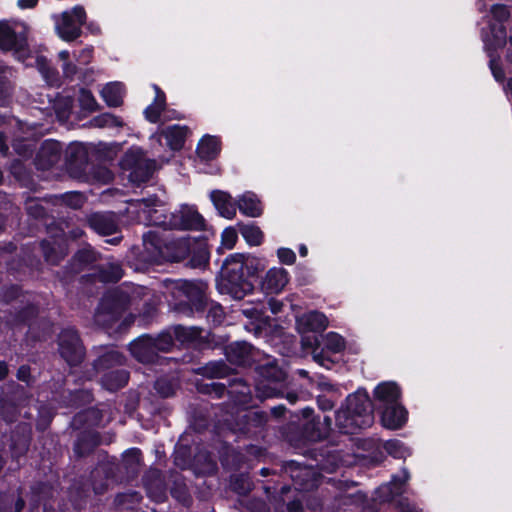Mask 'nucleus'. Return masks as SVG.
<instances>
[{
  "mask_svg": "<svg viewBox=\"0 0 512 512\" xmlns=\"http://www.w3.org/2000/svg\"><path fill=\"white\" fill-rule=\"evenodd\" d=\"M139 203L152 225L182 231H202L206 228L205 219L194 206L182 205L170 215H164L163 210L157 208L160 206L157 198H144Z\"/></svg>",
  "mask_w": 512,
  "mask_h": 512,
  "instance_id": "f257e3e1",
  "label": "nucleus"
},
{
  "mask_svg": "<svg viewBox=\"0 0 512 512\" xmlns=\"http://www.w3.org/2000/svg\"><path fill=\"white\" fill-rule=\"evenodd\" d=\"M374 421L372 404L365 391H357L347 397L345 405L336 412L338 428L347 434L370 427Z\"/></svg>",
  "mask_w": 512,
  "mask_h": 512,
  "instance_id": "f03ea898",
  "label": "nucleus"
},
{
  "mask_svg": "<svg viewBox=\"0 0 512 512\" xmlns=\"http://www.w3.org/2000/svg\"><path fill=\"white\" fill-rule=\"evenodd\" d=\"M147 289L136 285H123L107 293L95 314V321L109 326L128 304H132L146 294Z\"/></svg>",
  "mask_w": 512,
  "mask_h": 512,
  "instance_id": "7ed1b4c3",
  "label": "nucleus"
},
{
  "mask_svg": "<svg viewBox=\"0 0 512 512\" xmlns=\"http://www.w3.org/2000/svg\"><path fill=\"white\" fill-rule=\"evenodd\" d=\"M243 261L244 254L236 253L227 257L222 266V280L219 284L221 293L238 300L253 289L252 283L247 279Z\"/></svg>",
  "mask_w": 512,
  "mask_h": 512,
  "instance_id": "20e7f679",
  "label": "nucleus"
},
{
  "mask_svg": "<svg viewBox=\"0 0 512 512\" xmlns=\"http://www.w3.org/2000/svg\"><path fill=\"white\" fill-rule=\"evenodd\" d=\"M258 374L260 378L255 384L256 396L261 400L279 397L286 379V372L275 361L267 360L265 364L258 367Z\"/></svg>",
  "mask_w": 512,
  "mask_h": 512,
  "instance_id": "39448f33",
  "label": "nucleus"
},
{
  "mask_svg": "<svg viewBox=\"0 0 512 512\" xmlns=\"http://www.w3.org/2000/svg\"><path fill=\"white\" fill-rule=\"evenodd\" d=\"M410 479V474L406 468L394 475L389 483L381 485L376 490V498L382 502H395L400 512H418L408 499L400 496L405 492V487Z\"/></svg>",
  "mask_w": 512,
  "mask_h": 512,
  "instance_id": "423d86ee",
  "label": "nucleus"
},
{
  "mask_svg": "<svg viewBox=\"0 0 512 512\" xmlns=\"http://www.w3.org/2000/svg\"><path fill=\"white\" fill-rule=\"evenodd\" d=\"M121 168L128 172V178L135 184L146 182L155 169V161L145 157L139 147L130 148L120 162Z\"/></svg>",
  "mask_w": 512,
  "mask_h": 512,
  "instance_id": "0eeeda50",
  "label": "nucleus"
},
{
  "mask_svg": "<svg viewBox=\"0 0 512 512\" xmlns=\"http://www.w3.org/2000/svg\"><path fill=\"white\" fill-rule=\"evenodd\" d=\"M86 20V13L82 6H75L55 17V29L58 36L64 41H73L81 35V27Z\"/></svg>",
  "mask_w": 512,
  "mask_h": 512,
  "instance_id": "6e6552de",
  "label": "nucleus"
},
{
  "mask_svg": "<svg viewBox=\"0 0 512 512\" xmlns=\"http://www.w3.org/2000/svg\"><path fill=\"white\" fill-rule=\"evenodd\" d=\"M59 351L66 362L71 365L79 364L84 356V350L75 330L65 329L59 335Z\"/></svg>",
  "mask_w": 512,
  "mask_h": 512,
  "instance_id": "1a4fd4ad",
  "label": "nucleus"
},
{
  "mask_svg": "<svg viewBox=\"0 0 512 512\" xmlns=\"http://www.w3.org/2000/svg\"><path fill=\"white\" fill-rule=\"evenodd\" d=\"M175 288L181 293L196 310H202L207 304V284L202 281L178 280L174 283Z\"/></svg>",
  "mask_w": 512,
  "mask_h": 512,
  "instance_id": "9d476101",
  "label": "nucleus"
},
{
  "mask_svg": "<svg viewBox=\"0 0 512 512\" xmlns=\"http://www.w3.org/2000/svg\"><path fill=\"white\" fill-rule=\"evenodd\" d=\"M26 39L5 22H0V49L14 51L19 60L24 61L26 55Z\"/></svg>",
  "mask_w": 512,
  "mask_h": 512,
  "instance_id": "9b49d317",
  "label": "nucleus"
},
{
  "mask_svg": "<svg viewBox=\"0 0 512 512\" xmlns=\"http://www.w3.org/2000/svg\"><path fill=\"white\" fill-rule=\"evenodd\" d=\"M132 356L142 363L154 362L157 352L154 347L153 337L143 335L129 345Z\"/></svg>",
  "mask_w": 512,
  "mask_h": 512,
  "instance_id": "f8f14e48",
  "label": "nucleus"
},
{
  "mask_svg": "<svg viewBox=\"0 0 512 512\" xmlns=\"http://www.w3.org/2000/svg\"><path fill=\"white\" fill-rule=\"evenodd\" d=\"M380 408L382 409L381 421L384 427L398 429L405 424L407 411L399 402L380 405Z\"/></svg>",
  "mask_w": 512,
  "mask_h": 512,
  "instance_id": "ddd939ff",
  "label": "nucleus"
},
{
  "mask_svg": "<svg viewBox=\"0 0 512 512\" xmlns=\"http://www.w3.org/2000/svg\"><path fill=\"white\" fill-rule=\"evenodd\" d=\"M62 145L55 140H46L41 145L36 162L41 169H48L58 163L61 158Z\"/></svg>",
  "mask_w": 512,
  "mask_h": 512,
  "instance_id": "4468645a",
  "label": "nucleus"
},
{
  "mask_svg": "<svg viewBox=\"0 0 512 512\" xmlns=\"http://www.w3.org/2000/svg\"><path fill=\"white\" fill-rule=\"evenodd\" d=\"M289 282V275L286 269L282 267H273L268 270L263 281L262 289L267 293H279Z\"/></svg>",
  "mask_w": 512,
  "mask_h": 512,
  "instance_id": "2eb2a0df",
  "label": "nucleus"
},
{
  "mask_svg": "<svg viewBox=\"0 0 512 512\" xmlns=\"http://www.w3.org/2000/svg\"><path fill=\"white\" fill-rule=\"evenodd\" d=\"M297 327L300 332L322 331L328 326L327 317L318 311H310L297 317Z\"/></svg>",
  "mask_w": 512,
  "mask_h": 512,
  "instance_id": "dca6fc26",
  "label": "nucleus"
},
{
  "mask_svg": "<svg viewBox=\"0 0 512 512\" xmlns=\"http://www.w3.org/2000/svg\"><path fill=\"white\" fill-rule=\"evenodd\" d=\"M89 225L101 235H111L118 231V223L113 213H95L89 217Z\"/></svg>",
  "mask_w": 512,
  "mask_h": 512,
  "instance_id": "f3484780",
  "label": "nucleus"
},
{
  "mask_svg": "<svg viewBox=\"0 0 512 512\" xmlns=\"http://www.w3.org/2000/svg\"><path fill=\"white\" fill-rule=\"evenodd\" d=\"M210 199L222 217L227 219L235 217L236 204L230 194L221 190H214L210 193Z\"/></svg>",
  "mask_w": 512,
  "mask_h": 512,
  "instance_id": "a211bd4d",
  "label": "nucleus"
},
{
  "mask_svg": "<svg viewBox=\"0 0 512 512\" xmlns=\"http://www.w3.org/2000/svg\"><path fill=\"white\" fill-rule=\"evenodd\" d=\"M237 207L242 214L253 218L259 217L263 212L260 200L252 192L242 194L237 201Z\"/></svg>",
  "mask_w": 512,
  "mask_h": 512,
  "instance_id": "6ab92c4d",
  "label": "nucleus"
},
{
  "mask_svg": "<svg viewBox=\"0 0 512 512\" xmlns=\"http://www.w3.org/2000/svg\"><path fill=\"white\" fill-rule=\"evenodd\" d=\"M331 426V419L328 416L323 421L309 420L304 426V433L310 441H318L326 437Z\"/></svg>",
  "mask_w": 512,
  "mask_h": 512,
  "instance_id": "aec40b11",
  "label": "nucleus"
},
{
  "mask_svg": "<svg viewBox=\"0 0 512 512\" xmlns=\"http://www.w3.org/2000/svg\"><path fill=\"white\" fill-rule=\"evenodd\" d=\"M374 396L380 405L391 404L398 402L400 391L394 382H384L375 388Z\"/></svg>",
  "mask_w": 512,
  "mask_h": 512,
  "instance_id": "412c9836",
  "label": "nucleus"
},
{
  "mask_svg": "<svg viewBox=\"0 0 512 512\" xmlns=\"http://www.w3.org/2000/svg\"><path fill=\"white\" fill-rule=\"evenodd\" d=\"M101 96L108 106H120L123 102L124 87L120 82L108 83L101 90Z\"/></svg>",
  "mask_w": 512,
  "mask_h": 512,
  "instance_id": "4be33fe9",
  "label": "nucleus"
},
{
  "mask_svg": "<svg viewBox=\"0 0 512 512\" xmlns=\"http://www.w3.org/2000/svg\"><path fill=\"white\" fill-rule=\"evenodd\" d=\"M220 152V142L216 137L204 136L198 143L197 154L204 160L214 159Z\"/></svg>",
  "mask_w": 512,
  "mask_h": 512,
  "instance_id": "5701e85b",
  "label": "nucleus"
},
{
  "mask_svg": "<svg viewBox=\"0 0 512 512\" xmlns=\"http://www.w3.org/2000/svg\"><path fill=\"white\" fill-rule=\"evenodd\" d=\"M187 132L188 130L186 127L173 125L167 127L162 132V135L165 137L167 145L171 150H179L184 145Z\"/></svg>",
  "mask_w": 512,
  "mask_h": 512,
  "instance_id": "b1692460",
  "label": "nucleus"
},
{
  "mask_svg": "<svg viewBox=\"0 0 512 512\" xmlns=\"http://www.w3.org/2000/svg\"><path fill=\"white\" fill-rule=\"evenodd\" d=\"M102 385L109 391H115L126 385L128 373L123 369L111 370L102 376Z\"/></svg>",
  "mask_w": 512,
  "mask_h": 512,
  "instance_id": "393cba45",
  "label": "nucleus"
},
{
  "mask_svg": "<svg viewBox=\"0 0 512 512\" xmlns=\"http://www.w3.org/2000/svg\"><path fill=\"white\" fill-rule=\"evenodd\" d=\"M124 361L125 357L121 353L110 349L96 360L94 367L96 371H104L115 366H121L124 364Z\"/></svg>",
  "mask_w": 512,
  "mask_h": 512,
  "instance_id": "a878e982",
  "label": "nucleus"
},
{
  "mask_svg": "<svg viewBox=\"0 0 512 512\" xmlns=\"http://www.w3.org/2000/svg\"><path fill=\"white\" fill-rule=\"evenodd\" d=\"M153 88L156 93L155 99L153 103L145 109L144 114L148 121L156 123L160 118L161 111L165 107V94L157 85H153Z\"/></svg>",
  "mask_w": 512,
  "mask_h": 512,
  "instance_id": "bb28decb",
  "label": "nucleus"
},
{
  "mask_svg": "<svg viewBox=\"0 0 512 512\" xmlns=\"http://www.w3.org/2000/svg\"><path fill=\"white\" fill-rule=\"evenodd\" d=\"M93 276L100 282H116L122 277V269L118 264L107 263L98 267L97 273Z\"/></svg>",
  "mask_w": 512,
  "mask_h": 512,
  "instance_id": "cd10ccee",
  "label": "nucleus"
},
{
  "mask_svg": "<svg viewBox=\"0 0 512 512\" xmlns=\"http://www.w3.org/2000/svg\"><path fill=\"white\" fill-rule=\"evenodd\" d=\"M202 330L198 327L175 326L173 334L176 340L182 344H191L201 337Z\"/></svg>",
  "mask_w": 512,
  "mask_h": 512,
  "instance_id": "c85d7f7f",
  "label": "nucleus"
},
{
  "mask_svg": "<svg viewBox=\"0 0 512 512\" xmlns=\"http://www.w3.org/2000/svg\"><path fill=\"white\" fill-rule=\"evenodd\" d=\"M239 231L249 245L258 246L262 243L264 235L261 229L254 224H239Z\"/></svg>",
  "mask_w": 512,
  "mask_h": 512,
  "instance_id": "c756f323",
  "label": "nucleus"
},
{
  "mask_svg": "<svg viewBox=\"0 0 512 512\" xmlns=\"http://www.w3.org/2000/svg\"><path fill=\"white\" fill-rule=\"evenodd\" d=\"M39 72L43 75V78L49 85H58L59 77L55 69L51 68L46 59L38 57L35 60Z\"/></svg>",
  "mask_w": 512,
  "mask_h": 512,
  "instance_id": "7c9ffc66",
  "label": "nucleus"
},
{
  "mask_svg": "<svg viewBox=\"0 0 512 512\" xmlns=\"http://www.w3.org/2000/svg\"><path fill=\"white\" fill-rule=\"evenodd\" d=\"M97 260V254L96 252L90 248H84L77 252V254L74 257V261L76 265L78 266V271L83 270L85 267L89 266L90 264L94 263Z\"/></svg>",
  "mask_w": 512,
  "mask_h": 512,
  "instance_id": "2f4dec72",
  "label": "nucleus"
},
{
  "mask_svg": "<svg viewBox=\"0 0 512 512\" xmlns=\"http://www.w3.org/2000/svg\"><path fill=\"white\" fill-rule=\"evenodd\" d=\"M91 125L98 128L121 127L123 122L117 116L110 113H103L91 120Z\"/></svg>",
  "mask_w": 512,
  "mask_h": 512,
  "instance_id": "473e14b6",
  "label": "nucleus"
},
{
  "mask_svg": "<svg viewBox=\"0 0 512 512\" xmlns=\"http://www.w3.org/2000/svg\"><path fill=\"white\" fill-rule=\"evenodd\" d=\"M388 454L394 458H403L411 455V451L399 440H389L384 445Z\"/></svg>",
  "mask_w": 512,
  "mask_h": 512,
  "instance_id": "72a5a7b5",
  "label": "nucleus"
},
{
  "mask_svg": "<svg viewBox=\"0 0 512 512\" xmlns=\"http://www.w3.org/2000/svg\"><path fill=\"white\" fill-rule=\"evenodd\" d=\"M244 265L247 276H253L259 271L264 270L266 267V261L263 258L256 257L253 255L244 254Z\"/></svg>",
  "mask_w": 512,
  "mask_h": 512,
  "instance_id": "f704fd0d",
  "label": "nucleus"
},
{
  "mask_svg": "<svg viewBox=\"0 0 512 512\" xmlns=\"http://www.w3.org/2000/svg\"><path fill=\"white\" fill-rule=\"evenodd\" d=\"M153 237H154V233L151 231L148 232L147 234H145L144 235V246H145L146 252L151 253L150 262L158 263L164 258V255H163L162 251L160 250V248L154 243Z\"/></svg>",
  "mask_w": 512,
  "mask_h": 512,
  "instance_id": "c9c22d12",
  "label": "nucleus"
},
{
  "mask_svg": "<svg viewBox=\"0 0 512 512\" xmlns=\"http://www.w3.org/2000/svg\"><path fill=\"white\" fill-rule=\"evenodd\" d=\"M228 373V367L223 362H210L203 367V374L209 378H223Z\"/></svg>",
  "mask_w": 512,
  "mask_h": 512,
  "instance_id": "e433bc0d",
  "label": "nucleus"
},
{
  "mask_svg": "<svg viewBox=\"0 0 512 512\" xmlns=\"http://www.w3.org/2000/svg\"><path fill=\"white\" fill-rule=\"evenodd\" d=\"M324 345L328 350L337 353L344 349L345 341L341 335L329 332L324 337Z\"/></svg>",
  "mask_w": 512,
  "mask_h": 512,
  "instance_id": "4c0bfd02",
  "label": "nucleus"
},
{
  "mask_svg": "<svg viewBox=\"0 0 512 512\" xmlns=\"http://www.w3.org/2000/svg\"><path fill=\"white\" fill-rule=\"evenodd\" d=\"M156 352H168L173 345V336L169 332H163L153 338Z\"/></svg>",
  "mask_w": 512,
  "mask_h": 512,
  "instance_id": "58836bf2",
  "label": "nucleus"
},
{
  "mask_svg": "<svg viewBox=\"0 0 512 512\" xmlns=\"http://www.w3.org/2000/svg\"><path fill=\"white\" fill-rule=\"evenodd\" d=\"M78 101L82 109L87 111H95L97 109V101L93 94L85 89H81L78 97Z\"/></svg>",
  "mask_w": 512,
  "mask_h": 512,
  "instance_id": "ea45409f",
  "label": "nucleus"
},
{
  "mask_svg": "<svg viewBox=\"0 0 512 512\" xmlns=\"http://www.w3.org/2000/svg\"><path fill=\"white\" fill-rule=\"evenodd\" d=\"M205 307H208L207 318L209 321L215 325L220 324L223 321L224 311L219 304L207 301Z\"/></svg>",
  "mask_w": 512,
  "mask_h": 512,
  "instance_id": "a19ab883",
  "label": "nucleus"
},
{
  "mask_svg": "<svg viewBox=\"0 0 512 512\" xmlns=\"http://www.w3.org/2000/svg\"><path fill=\"white\" fill-rule=\"evenodd\" d=\"M43 252L48 262L56 264L66 254L64 249H60L59 253H55L54 247L51 246L49 241H43L42 243Z\"/></svg>",
  "mask_w": 512,
  "mask_h": 512,
  "instance_id": "79ce46f5",
  "label": "nucleus"
},
{
  "mask_svg": "<svg viewBox=\"0 0 512 512\" xmlns=\"http://www.w3.org/2000/svg\"><path fill=\"white\" fill-rule=\"evenodd\" d=\"M62 201L67 206H69L73 209H78V208H81L82 205L84 204L85 197L81 193H78V192H69V193L62 195Z\"/></svg>",
  "mask_w": 512,
  "mask_h": 512,
  "instance_id": "37998d69",
  "label": "nucleus"
},
{
  "mask_svg": "<svg viewBox=\"0 0 512 512\" xmlns=\"http://www.w3.org/2000/svg\"><path fill=\"white\" fill-rule=\"evenodd\" d=\"M238 239L237 231L233 227H228L224 229L221 234V243L222 246L226 249H232L236 244Z\"/></svg>",
  "mask_w": 512,
  "mask_h": 512,
  "instance_id": "c03bdc74",
  "label": "nucleus"
},
{
  "mask_svg": "<svg viewBox=\"0 0 512 512\" xmlns=\"http://www.w3.org/2000/svg\"><path fill=\"white\" fill-rule=\"evenodd\" d=\"M277 256L279 261L286 265H292L296 260L294 251L289 248L278 249Z\"/></svg>",
  "mask_w": 512,
  "mask_h": 512,
  "instance_id": "a18cd8bd",
  "label": "nucleus"
},
{
  "mask_svg": "<svg viewBox=\"0 0 512 512\" xmlns=\"http://www.w3.org/2000/svg\"><path fill=\"white\" fill-rule=\"evenodd\" d=\"M140 450L137 448L129 449L124 454V460L129 466L137 465L140 461Z\"/></svg>",
  "mask_w": 512,
  "mask_h": 512,
  "instance_id": "49530a36",
  "label": "nucleus"
},
{
  "mask_svg": "<svg viewBox=\"0 0 512 512\" xmlns=\"http://www.w3.org/2000/svg\"><path fill=\"white\" fill-rule=\"evenodd\" d=\"M155 388L164 397H168L173 394L172 386L163 379L156 381Z\"/></svg>",
  "mask_w": 512,
  "mask_h": 512,
  "instance_id": "de8ad7c7",
  "label": "nucleus"
},
{
  "mask_svg": "<svg viewBox=\"0 0 512 512\" xmlns=\"http://www.w3.org/2000/svg\"><path fill=\"white\" fill-rule=\"evenodd\" d=\"M492 14L499 21L506 20L509 17V15H510L508 9L505 6H503V5H495V6H493L492 7Z\"/></svg>",
  "mask_w": 512,
  "mask_h": 512,
  "instance_id": "09e8293b",
  "label": "nucleus"
},
{
  "mask_svg": "<svg viewBox=\"0 0 512 512\" xmlns=\"http://www.w3.org/2000/svg\"><path fill=\"white\" fill-rule=\"evenodd\" d=\"M490 69H491V72H492L494 78L497 81H502L504 79V72L496 60L490 61Z\"/></svg>",
  "mask_w": 512,
  "mask_h": 512,
  "instance_id": "8fccbe9b",
  "label": "nucleus"
},
{
  "mask_svg": "<svg viewBox=\"0 0 512 512\" xmlns=\"http://www.w3.org/2000/svg\"><path fill=\"white\" fill-rule=\"evenodd\" d=\"M62 70L65 77L72 78L77 72V67L72 62L66 61L62 64Z\"/></svg>",
  "mask_w": 512,
  "mask_h": 512,
  "instance_id": "3c124183",
  "label": "nucleus"
},
{
  "mask_svg": "<svg viewBox=\"0 0 512 512\" xmlns=\"http://www.w3.org/2000/svg\"><path fill=\"white\" fill-rule=\"evenodd\" d=\"M24 507V501L17 498L13 509H8L3 505V500H0V511L1 512H20Z\"/></svg>",
  "mask_w": 512,
  "mask_h": 512,
  "instance_id": "603ef678",
  "label": "nucleus"
},
{
  "mask_svg": "<svg viewBox=\"0 0 512 512\" xmlns=\"http://www.w3.org/2000/svg\"><path fill=\"white\" fill-rule=\"evenodd\" d=\"M240 386H241V389L237 390V393H240L243 396V399L240 400V403L243 405H247L251 398L250 389L245 384H240ZM233 393H236V391H233Z\"/></svg>",
  "mask_w": 512,
  "mask_h": 512,
  "instance_id": "864d4df0",
  "label": "nucleus"
},
{
  "mask_svg": "<svg viewBox=\"0 0 512 512\" xmlns=\"http://www.w3.org/2000/svg\"><path fill=\"white\" fill-rule=\"evenodd\" d=\"M71 100L70 99H66L65 100V104H64V108L63 109H58L57 108V116L59 119L61 120H64L68 117V114L71 110Z\"/></svg>",
  "mask_w": 512,
  "mask_h": 512,
  "instance_id": "5fc2aeb1",
  "label": "nucleus"
},
{
  "mask_svg": "<svg viewBox=\"0 0 512 512\" xmlns=\"http://www.w3.org/2000/svg\"><path fill=\"white\" fill-rule=\"evenodd\" d=\"M249 346L246 343H237L235 346H231V350L239 349L240 355L237 361L242 360L249 352Z\"/></svg>",
  "mask_w": 512,
  "mask_h": 512,
  "instance_id": "6e6d98bb",
  "label": "nucleus"
},
{
  "mask_svg": "<svg viewBox=\"0 0 512 512\" xmlns=\"http://www.w3.org/2000/svg\"><path fill=\"white\" fill-rule=\"evenodd\" d=\"M243 314L249 318L258 320L261 314V310L256 307L252 309H243Z\"/></svg>",
  "mask_w": 512,
  "mask_h": 512,
  "instance_id": "4d7b16f0",
  "label": "nucleus"
},
{
  "mask_svg": "<svg viewBox=\"0 0 512 512\" xmlns=\"http://www.w3.org/2000/svg\"><path fill=\"white\" fill-rule=\"evenodd\" d=\"M92 57V49L91 48H85L81 51L79 58L82 60L83 63H88Z\"/></svg>",
  "mask_w": 512,
  "mask_h": 512,
  "instance_id": "13d9d810",
  "label": "nucleus"
},
{
  "mask_svg": "<svg viewBox=\"0 0 512 512\" xmlns=\"http://www.w3.org/2000/svg\"><path fill=\"white\" fill-rule=\"evenodd\" d=\"M29 374H30L29 368L26 366H22L19 368L17 376H18V379H20L22 381H28Z\"/></svg>",
  "mask_w": 512,
  "mask_h": 512,
  "instance_id": "bf43d9fd",
  "label": "nucleus"
},
{
  "mask_svg": "<svg viewBox=\"0 0 512 512\" xmlns=\"http://www.w3.org/2000/svg\"><path fill=\"white\" fill-rule=\"evenodd\" d=\"M319 406L322 410H330L333 408V402L326 399V398H319L318 399Z\"/></svg>",
  "mask_w": 512,
  "mask_h": 512,
  "instance_id": "052dcab7",
  "label": "nucleus"
},
{
  "mask_svg": "<svg viewBox=\"0 0 512 512\" xmlns=\"http://www.w3.org/2000/svg\"><path fill=\"white\" fill-rule=\"evenodd\" d=\"M268 304L273 314L278 313L282 308V303L274 299L269 300Z\"/></svg>",
  "mask_w": 512,
  "mask_h": 512,
  "instance_id": "680f3d73",
  "label": "nucleus"
},
{
  "mask_svg": "<svg viewBox=\"0 0 512 512\" xmlns=\"http://www.w3.org/2000/svg\"><path fill=\"white\" fill-rule=\"evenodd\" d=\"M312 474V472L308 469H300L298 474L293 475V479L297 482L300 478L309 477Z\"/></svg>",
  "mask_w": 512,
  "mask_h": 512,
  "instance_id": "e2e57ef3",
  "label": "nucleus"
},
{
  "mask_svg": "<svg viewBox=\"0 0 512 512\" xmlns=\"http://www.w3.org/2000/svg\"><path fill=\"white\" fill-rule=\"evenodd\" d=\"M38 0H18V5L21 8H31L33 7Z\"/></svg>",
  "mask_w": 512,
  "mask_h": 512,
  "instance_id": "0e129e2a",
  "label": "nucleus"
},
{
  "mask_svg": "<svg viewBox=\"0 0 512 512\" xmlns=\"http://www.w3.org/2000/svg\"><path fill=\"white\" fill-rule=\"evenodd\" d=\"M8 151V146L5 141V137L2 133H0V152L6 153Z\"/></svg>",
  "mask_w": 512,
  "mask_h": 512,
  "instance_id": "69168bd1",
  "label": "nucleus"
},
{
  "mask_svg": "<svg viewBox=\"0 0 512 512\" xmlns=\"http://www.w3.org/2000/svg\"><path fill=\"white\" fill-rule=\"evenodd\" d=\"M8 373L7 365L3 362H0V380L4 379Z\"/></svg>",
  "mask_w": 512,
  "mask_h": 512,
  "instance_id": "338daca9",
  "label": "nucleus"
},
{
  "mask_svg": "<svg viewBox=\"0 0 512 512\" xmlns=\"http://www.w3.org/2000/svg\"><path fill=\"white\" fill-rule=\"evenodd\" d=\"M58 56L63 63L69 61V52L67 50L60 51Z\"/></svg>",
  "mask_w": 512,
  "mask_h": 512,
  "instance_id": "774afa93",
  "label": "nucleus"
}]
</instances>
